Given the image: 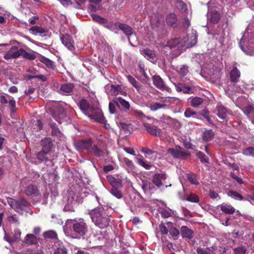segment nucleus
Masks as SVG:
<instances>
[{
  "instance_id": "f257e3e1",
  "label": "nucleus",
  "mask_w": 254,
  "mask_h": 254,
  "mask_svg": "<svg viewBox=\"0 0 254 254\" xmlns=\"http://www.w3.org/2000/svg\"><path fill=\"white\" fill-rule=\"evenodd\" d=\"M78 106L85 115L98 122L104 124L105 128L110 129V125L106 123L105 119L99 107L98 102L95 97L92 98V101H87L84 99L81 100Z\"/></svg>"
},
{
  "instance_id": "f03ea898",
  "label": "nucleus",
  "mask_w": 254,
  "mask_h": 254,
  "mask_svg": "<svg viewBox=\"0 0 254 254\" xmlns=\"http://www.w3.org/2000/svg\"><path fill=\"white\" fill-rule=\"evenodd\" d=\"M64 230L66 235H72L80 238L87 232L88 227L84 220L80 218L67 221Z\"/></svg>"
},
{
  "instance_id": "7ed1b4c3",
  "label": "nucleus",
  "mask_w": 254,
  "mask_h": 254,
  "mask_svg": "<svg viewBox=\"0 0 254 254\" xmlns=\"http://www.w3.org/2000/svg\"><path fill=\"white\" fill-rule=\"evenodd\" d=\"M197 42V37L195 34H192L189 37L176 38L171 39L168 42V45L164 47V49L169 48L170 49H174V51L179 54L187 48L193 46Z\"/></svg>"
},
{
  "instance_id": "20e7f679",
  "label": "nucleus",
  "mask_w": 254,
  "mask_h": 254,
  "mask_svg": "<svg viewBox=\"0 0 254 254\" xmlns=\"http://www.w3.org/2000/svg\"><path fill=\"white\" fill-rule=\"evenodd\" d=\"M242 50L247 55H254V27L249 25L246 29L240 42Z\"/></svg>"
},
{
  "instance_id": "39448f33",
  "label": "nucleus",
  "mask_w": 254,
  "mask_h": 254,
  "mask_svg": "<svg viewBox=\"0 0 254 254\" xmlns=\"http://www.w3.org/2000/svg\"><path fill=\"white\" fill-rule=\"evenodd\" d=\"M88 214L93 222L99 228L103 229L109 225L110 219L103 208L100 207L90 210Z\"/></svg>"
},
{
  "instance_id": "423d86ee",
  "label": "nucleus",
  "mask_w": 254,
  "mask_h": 254,
  "mask_svg": "<svg viewBox=\"0 0 254 254\" xmlns=\"http://www.w3.org/2000/svg\"><path fill=\"white\" fill-rule=\"evenodd\" d=\"M7 201L10 207L18 213H22L28 211L29 203L24 199L15 200L8 197Z\"/></svg>"
},
{
  "instance_id": "0eeeda50",
  "label": "nucleus",
  "mask_w": 254,
  "mask_h": 254,
  "mask_svg": "<svg viewBox=\"0 0 254 254\" xmlns=\"http://www.w3.org/2000/svg\"><path fill=\"white\" fill-rule=\"evenodd\" d=\"M42 150L37 154V158L41 161H47L51 156V141L50 139L46 138L42 141Z\"/></svg>"
},
{
  "instance_id": "6e6552de",
  "label": "nucleus",
  "mask_w": 254,
  "mask_h": 254,
  "mask_svg": "<svg viewBox=\"0 0 254 254\" xmlns=\"http://www.w3.org/2000/svg\"><path fill=\"white\" fill-rule=\"evenodd\" d=\"M88 153L97 157H103L106 156L108 153L106 150L101 146L100 144H94L90 146Z\"/></svg>"
},
{
  "instance_id": "1a4fd4ad",
  "label": "nucleus",
  "mask_w": 254,
  "mask_h": 254,
  "mask_svg": "<svg viewBox=\"0 0 254 254\" xmlns=\"http://www.w3.org/2000/svg\"><path fill=\"white\" fill-rule=\"evenodd\" d=\"M63 44L72 53H75L74 42L68 34H63L60 36Z\"/></svg>"
},
{
  "instance_id": "9d476101",
  "label": "nucleus",
  "mask_w": 254,
  "mask_h": 254,
  "mask_svg": "<svg viewBox=\"0 0 254 254\" xmlns=\"http://www.w3.org/2000/svg\"><path fill=\"white\" fill-rule=\"evenodd\" d=\"M168 153L171 154L174 158H180L189 156V153L181 148L179 146H176L175 148H169L167 151Z\"/></svg>"
},
{
  "instance_id": "9b49d317",
  "label": "nucleus",
  "mask_w": 254,
  "mask_h": 254,
  "mask_svg": "<svg viewBox=\"0 0 254 254\" xmlns=\"http://www.w3.org/2000/svg\"><path fill=\"white\" fill-rule=\"evenodd\" d=\"M92 140L90 138L85 140H81L75 142L74 146L79 151L85 149L88 152V150L92 145Z\"/></svg>"
},
{
  "instance_id": "f8f14e48",
  "label": "nucleus",
  "mask_w": 254,
  "mask_h": 254,
  "mask_svg": "<svg viewBox=\"0 0 254 254\" xmlns=\"http://www.w3.org/2000/svg\"><path fill=\"white\" fill-rule=\"evenodd\" d=\"M167 176L164 173H156L152 178L154 184L158 188L163 186L164 181L167 179Z\"/></svg>"
},
{
  "instance_id": "ddd939ff",
  "label": "nucleus",
  "mask_w": 254,
  "mask_h": 254,
  "mask_svg": "<svg viewBox=\"0 0 254 254\" xmlns=\"http://www.w3.org/2000/svg\"><path fill=\"white\" fill-rule=\"evenodd\" d=\"M114 102L117 104V106L123 112H127L130 108V105L128 102L126 101L121 97L114 98Z\"/></svg>"
},
{
  "instance_id": "4468645a",
  "label": "nucleus",
  "mask_w": 254,
  "mask_h": 254,
  "mask_svg": "<svg viewBox=\"0 0 254 254\" xmlns=\"http://www.w3.org/2000/svg\"><path fill=\"white\" fill-rule=\"evenodd\" d=\"M20 56V49L16 46L11 47L10 50L4 55V59L9 60L12 59H16Z\"/></svg>"
},
{
  "instance_id": "2eb2a0df",
  "label": "nucleus",
  "mask_w": 254,
  "mask_h": 254,
  "mask_svg": "<svg viewBox=\"0 0 254 254\" xmlns=\"http://www.w3.org/2000/svg\"><path fill=\"white\" fill-rule=\"evenodd\" d=\"M153 81L154 85L157 88L162 90H166L169 92H171V89L165 85L163 80L159 76H154L153 77Z\"/></svg>"
},
{
  "instance_id": "dca6fc26",
  "label": "nucleus",
  "mask_w": 254,
  "mask_h": 254,
  "mask_svg": "<svg viewBox=\"0 0 254 254\" xmlns=\"http://www.w3.org/2000/svg\"><path fill=\"white\" fill-rule=\"evenodd\" d=\"M77 196H75V194L74 193L73 191H69L67 193V201L68 202V204L64 206V210L65 211H74V209L72 207H70L69 203L71 204H74L76 201Z\"/></svg>"
},
{
  "instance_id": "f3484780",
  "label": "nucleus",
  "mask_w": 254,
  "mask_h": 254,
  "mask_svg": "<svg viewBox=\"0 0 254 254\" xmlns=\"http://www.w3.org/2000/svg\"><path fill=\"white\" fill-rule=\"evenodd\" d=\"M29 30L32 34L36 35H39L42 37L46 36L48 32V30L47 28L38 26L31 27Z\"/></svg>"
},
{
  "instance_id": "a211bd4d",
  "label": "nucleus",
  "mask_w": 254,
  "mask_h": 254,
  "mask_svg": "<svg viewBox=\"0 0 254 254\" xmlns=\"http://www.w3.org/2000/svg\"><path fill=\"white\" fill-rule=\"evenodd\" d=\"M141 54L147 60L152 63H156L157 59L154 52L150 49L145 48L142 51Z\"/></svg>"
},
{
  "instance_id": "6ab92c4d",
  "label": "nucleus",
  "mask_w": 254,
  "mask_h": 254,
  "mask_svg": "<svg viewBox=\"0 0 254 254\" xmlns=\"http://www.w3.org/2000/svg\"><path fill=\"white\" fill-rule=\"evenodd\" d=\"M215 112L218 117L221 119H225L226 116L229 114V112L226 108L222 105H218Z\"/></svg>"
},
{
  "instance_id": "aec40b11",
  "label": "nucleus",
  "mask_w": 254,
  "mask_h": 254,
  "mask_svg": "<svg viewBox=\"0 0 254 254\" xmlns=\"http://www.w3.org/2000/svg\"><path fill=\"white\" fill-rule=\"evenodd\" d=\"M116 26L122 30L127 36H131L133 34L132 28L126 24L117 23H116Z\"/></svg>"
},
{
  "instance_id": "412c9836",
  "label": "nucleus",
  "mask_w": 254,
  "mask_h": 254,
  "mask_svg": "<svg viewBox=\"0 0 254 254\" xmlns=\"http://www.w3.org/2000/svg\"><path fill=\"white\" fill-rule=\"evenodd\" d=\"M221 210L225 214H232L235 211V209L231 205L223 203L218 206Z\"/></svg>"
},
{
  "instance_id": "4be33fe9",
  "label": "nucleus",
  "mask_w": 254,
  "mask_h": 254,
  "mask_svg": "<svg viewBox=\"0 0 254 254\" xmlns=\"http://www.w3.org/2000/svg\"><path fill=\"white\" fill-rule=\"evenodd\" d=\"M74 87V85L72 83H64L61 85L60 90L63 94L67 95L72 91Z\"/></svg>"
},
{
  "instance_id": "5701e85b",
  "label": "nucleus",
  "mask_w": 254,
  "mask_h": 254,
  "mask_svg": "<svg viewBox=\"0 0 254 254\" xmlns=\"http://www.w3.org/2000/svg\"><path fill=\"white\" fill-rule=\"evenodd\" d=\"M147 131L153 135L161 136L162 134L161 130L155 126H148L144 125Z\"/></svg>"
},
{
  "instance_id": "b1692460",
  "label": "nucleus",
  "mask_w": 254,
  "mask_h": 254,
  "mask_svg": "<svg viewBox=\"0 0 254 254\" xmlns=\"http://www.w3.org/2000/svg\"><path fill=\"white\" fill-rule=\"evenodd\" d=\"M127 78L129 83L137 90L139 93L144 92V89L142 88L141 85L137 82V81L130 75L127 76Z\"/></svg>"
},
{
  "instance_id": "393cba45",
  "label": "nucleus",
  "mask_w": 254,
  "mask_h": 254,
  "mask_svg": "<svg viewBox=\"0 0 254 254\" xmlns=\"http://www.w3.org/2000/svg\"><path fill=\"white\" fill-rule=\"evenodd\" d=\"M20 236L21 231L20 230L16 229L14 230V236L13 237H10L8 235L5 234L4 237V239L9 243H12L18 240L20 238Z\"/></svg>"
},
{
  "instance_id": "a878e982",
  "label": "nucleus",
  "mask_w": 254,
  "mask_h": 254,
  "mask_svg": "<svg viewBox=\"0 0 254 254\" xmlns=\"http://www.w3.org/2000/svg\"><path fill=\"white\" fill-rule=\"evenodd\" d=\"M54 254H66V250L61 242L55 243Z\"/></svg>"
},
{
  "instance_id": "bb28decb",
  "label": "nucleus",
  "mask_w": 254,
  "mask_h": 254,
  "mask_svg": "<svg viewBox=\"0 0 254 254\" xmlns=\"http://www.w3.org/2000/svg\"><path fill=\"white\" fill-rule=\"evenodd\" d=\"M181 235L183 238L189 239L193 237V232L186 226H182L181 229Z\"/></svg>"
},
{
  "instance_id": "cd10ccee",
  "label": "nucleus",
  "mask_w": 254,
  "mask_h": 254,
  "mask_svg": "<svg viewBox=\"0 0 254 254\" xmlns=\"http://www.w3.org/2000/svg\"><path fill=\"white\" fill-rule=\"evenodd\" d=\"M59 112L58 114H57L56 112H55L53 113V116L56 121L61 123V120L64 119L65 117V111L64 108H60Z\"/></svg>"
},
{
  "instance_id": "c85d7f7f",
  "label": "nucleus",
  "mask_w": 254,
  "mask_h": 254,
  "mask_svg": "<svg viewBox=\"0 0 254 254\" xmlns=\"http://www.w3.org/2000/svg\"><path fill=\"white\" fill-rule=\"evenodd\" d=\"M25 193L27 195H36L38 193V191L35 186L31 185L26 188Z\"/></svg>"
},
{
  "instance_id": "c756f323",
  "label": "nucleus",
  "mask_w": 254,
  "mask_h": 254,
  "mask_svg": "<svg viewBox=\"0 0 254 254\" xmlns=\"http://www.w3.org/2000/svg\"><path fill=\"white\" fill-rule=\"evenodd\" d=\"M20 56L25 59L30 60H34L36 58L34 54L31 53L27 52L23 49H20Z\"/></svg>"
},
{
  "instance_id": "7c9ffc66",
  "label": "nucleus",
  "mask_w": 254,
  "mask_h": 254,
  "mask_svg": "<svg viewBox=\"0 0 254 254\" xmlns=\"http://www.w3.org/2000/svg\"><path fill=\"white\" fill-rule=\"evenodd\" d=\"M214 133L212 130H206L204 131L202 135V138L206 141H210L214 136Z\"/></svg>"
},
{
  "instance_id": "2f4dec72",
  "label": "nucleus",
  "mask_w": 254,
  "mask_h": 254,
  "mask_svg": "<svg viewBox=\"0 0 254 254\" xmlns=\"http://www.w3.org/2000/svg\"><path fill=\"white\" fill-rule=\"evenodd\" d=\"M25 242L28 245L35 244L37 243V238L33 234H27L25 237Z\"/></svg>"
},
{
  "instance_id": "473e14b6",
  "label": "nucleus",
  "mask_w": 254,
  "mask_h": 254,
  "mask_svg": "<svg viewBox=\"0 0 254 254\" xmlns=\"http://www.w3.org/2000/svg\"><path fill=\"white\" fill-rule=\"evenodd\" d=\"M167 106V104L161 103L160 102L153 103L150 104V108L152 111H156L157 110L164 108Z\"/></svg>"
},
{
  "instance_id": "72a5a7b5",
  "label": "nucleus",
  "mask_w": 254,
  "mask_h": 254,
  "mask_svg": "<svg viewBox=\"0 0 254 254\" xmlns=\"http://www.w3.org/2000/svg\"><path fill=\"white\" fill-rule=\"evenodd\" d=\"M203 99L199 97H194L190 99V105L193 107H197L203 103Z\"/></svg>"
},
{
  "instance_id": "f704fd0d",
  "label": "nucleus",
  "mask_w": 254,
  "mask_h": 254,
  "mask_svg": "<svg viewBox=\"0 0 254 254\" xmlns=\"http://www.w3.org/2000/svg\"><path fill=\"white\" fill-rule=\"evenodd\" d=\"M240 76V72L237 68H235L231 71L230 77L232 81L236 82L237 79L239 78Z\"/></svg>"
},
{
  "instance_id": "c9c22d12",
  "label": "nucleus",
  "mask_w": 254,
  "mask_h": 254,
  "mask_svg": "<svg viewBox=\"0 0 254 254\" xmlns=\"http://www.w3.org/2000/svg\"><path fill=\"white\" fill-rule=\"evenodd\" d=\"M39 60L40 62L45 64L49 68H53L54 66L53 62L44 56H41L39 58Z\"/></svg>"
},
{
  "instance_id": "e433bc0d",
  "label": "nucleus",
  "mask_w": 254,
  "mask_h": 254,
  "mask_svg": "<svg viewBox=\"0 0 254 254\" xmlns=\"http://www.w3.org/2000/svg\"><path fill=\"white\" fill-rule=\"evenodd\" d=\"M123 161L125 164V167L126 168L128 172H130L134 168V165L133 164V162L129 160L127 158H124L123 159Z\"/></svg>"
},
{
  "instance_id": "4c0bfd02",
  "label": "nucleus",
  "mask_w": 254,
  "mask_h": 254,
  "mask_svg": "<svg viewBox=\"0 0 254 254\" xmlns=\"http://www.w3.org/2000/svg\"><path fill=\"white\" fill-rule=\"evenodd\" d=\"M176 21V15L174 13H170L167 15L166 21L168 24L173 25L175 24Z\"/></svg>"
},
{
  "instance_id": "58836bf2",
  "label": "nucleus",
  "mask_w": 254,
  "mask_h": 254,
  "mask_svg": "<svg viewBox=\"0 0 254 254\" xmlns=\"http://www.w3.org/2000/svg\"><path fill=\"white\" fill-rule=\"evenodd\" d=\"M227 194L229 196L231 197L232 198H233L235 199H239L240 200H243V197L239 194L238 192L234 191H229L228 192Z\"/></svg>"
},
{
  "instance_id": "ea45409f",
  "label": "nucleus",
  "mask_w": 254,
  "mask_h": 254,
  "mask_svg": "<svg viewBox=\"0 0 254 254\" xmlns=\"http://www.w3.org/2000/svg\"><path fill=\"white\" fill-rule=\"evenodd\" d=\"M186 200L191 202L197 203L199 201L198 196L194 193H190L186 199Z\"/></svg>"
},
{
  "instance_id": "a19ab883",
  "label": "nucleus",
  "mask_w": 254,
  "mask_h": 254,
  "mask_svg": "<svg viewBox=\"0 0 254 254\" xmlns=\"http://www.w3.org/2000/svg\"><path fill=\"white\" fill-rule=\"evenodd\" d=\"M110 192L113 196L118 199L121 198L123 197V194L121 190L116 188H113Z\"/></svg>"
},
{
  "instance_id": "79ce46f5",
  "label": "nucleus",
  "mask_w": 254,
  "mask_h": 254,
  "mask_svg": "<svg viewBox=\"0 0 254 254\" xmlns=\"http://www.w3.org/2000/svg\"><path fill=\"white\" fill-rule=\"evenodd\" d=\"M188 179L190 183L193 185H198L199 184L198 181L197 180L195 175L193 173L188 174Z\"/></svg>"
},
{
  "instance_id": "37998d69",
  "label": "nucleus",
  "mask_w": 254,
  "mask_h": 254,
  "mask_svg": "<svg viewBox=\"0 0 254 254\" xmlns=\"http://www.w3.org/2000/svg\"><path fill=\"white\" fill-rule=\"evenodd\" d=\"M243 153L246 156L254 157V148L250 147L245 149Z\"/></svg>"
},
{
  "instance_id": "c03bdc74",
  "label": "nucleus",
  "mask_w": 254,
  "mask_h": 254,
  "mask_svg": "<svg viewBox=\"0 0 254 254\" xmlns=\"http://www.w3.org/2000/svg\"><path fill=\"white\" fill-rule=\"evenodd\" d=\"M137 163L147 170L150 169L151 167L150 164L145 162L142 158H137Z\"/></svg>"
},
{
  "instance_id": "a18cd8bd",
  "label": "nucleus",
  "mask_w": 254,
  "mask_h": 254,
  "mask_svg": "<svg viewBox=\"0 0 254 254\" xmlns=\"http://www.w3.org/2000/svg\"><path fill=\"white\" fill-rule=\"evenodd\" d=\"M121 88L120 85H113L111 86L110 92L112 95L116 96L119 93V90Z\"/></svg>"
},
{
  "instance_id": "49530a36",
  "label": "nucleus",
  "mask_w": 254,
  "mask_h": 254,
  "mask_svg": "<svg viewBox=\"0 0 254 254\" xmlns=\"http://www.w3.org/2000/svg\"><path fill=\"white\" fill-rule=\"evenodd\" d=\"M196 114V113L195 112L193 111L190 108H188L185 111L184 113V115L185 117L188 118L190 117H194Z\"/></svg>"
},
{
  "instance_id": "de8ad7c7",
  "label": "nucleus",
  "mask_w": 254,
  "mask_h": 254,
  "mask_svg": "<svg viewBox=\"0 0 254 254\" xmlns=\"http://www.w3.org/2000/svg\"><path fill=\"white\" fill-rule=\"evenodd\" d=\"M93 21L98 22L100 23H104L106 22V19L101 17L98 15L96 14H92L91 15Z\"/></svg>"
},
{
  "instance_id": "09e8293b",
  "label": "nucleus",
  "mask_w": 254,
  "mask_h": 254,
  "mask_svg": "<svg viewBox=\"0 0 254 254\" xmlns=\"http://www.w3.org/2000/svg\"><path fill=\"white\" fill-rule=\"evenodd\" d=\"M43 235L45 238H55L57 234L55 231L50 230L44 232Z\"/></svg>"
},
{
  "instance_id": "8fccbe9b",
  "label": "nucleus",
  "mask_w": 254,
  "mask_h": 254,
  "mask_svg": "<svg viewBox=\"0 0 254 254\" xmlns=\"http://www.w3.org/2000/svg\"><path fill=\"white\" fill-rule=\"evenodd\" d=\"M116 106H117V104L114 102V100L113 102H110L109 104V112L111 114H114L116 112Z\"/></svg>"
},
{
  "instance_id": "3c124183",
  "label": "nucleus",
  "mask_w": 254,
  "mask_h": 254,
  "mask_svg": "<svg viewBox=\"0 0 254 254\" xmlns=\"http://www.w3.org/2000/svg\"><path fill=\"white\" fill-rule=\"evenodd\" d=\"M151 24L152 28L156 30L157 29V28L161 25L162 24V21H161L160 19L155 21L153 19L151 20Z\"/></svg>"
},
{
  "instance_id": "603ef678",
  "label": "nucleus",
  "mask_w": 254,
  "mask_h": 254,
  "mask_svg": "<svg viewBox=\"0 0 254 254\" xmlns=\"http://www.w3.org/2000/svg\"><path fill=\"white\" fill-rule=\"evenodd\" d=\"M162 217L164 218H168L171 216L170 213L164 208H160L159 210Z\"/></svg>"
},
{
  "instance_id": "864d4df0",
  "label": "nucleus",
  "mask_w": 254,
  "mask_h": 254,
  "mask_svg": "<svg viewBox=\"0 0 254 254\" xmlns=\"http://www.w3.org/2000/svg\"><path fill=\"white\" fill-rule=\"evenodd\" d=\"M210 14H208V18H210V20L213 23H217L218 22L219 20V16L217 13H214L213 15H211L210 17Z\"/></svg>"
},
{
  "instance_id": "5fc2aeb1",
  "label": "nucleus",
  "mask_w": 254,
  "mask_h": 254,
  "mask_svg": "<svg viewBox=\"0 0 254 254\" xmlns=\"http://www.w3.org/2000/svg\"><path fill=\"white\" fill-rule=\"evenodd\" d=\"M9 97L11 98L8 102L11 108V112L14 113L16 110L15 101L13 99V98L10 97L9 96Z\"/></svg>"
},
{
  "instance_id": "6e6d98bb",
  "label": "nucleus",
  "mask_w": 254,
  "mask_h": 254,
  "mask_svg": "<svg viewBox=\"0 0 254 254\" xmlns=\"http://www.w3.org/2000/svg\"><path fill=\"white\" fill-rule=\"evenodd\" d=\"M179 72L182 76H185L188 72V67L185 65H182L180 67Z\"/></svg>"
},
{
  "instance_id": "4d7b16f0",
  "label": "nucleus",
  "mask_w": 254,
  "mask_h": 254,
  "mask_svg": "<svg viewBox=\"0 0 254 254\" xmlns=\"http://www.w3.org/2000/svg\"><path fill=\"white\" fill-rule=\"evenodd\" d=\"M197 156L200 159L201 162L204 163L208 162V158L203 153L198 152L197 153Z\"/></svg>"
},
{
  "instance_id": "13d9d810",
  "label": "nucleus",
  "mask_w": 254,
  "mask_h": 254,
  "mask_svg": "<svg viewBox=\"0 0 254 254\" xmlns=\"http://www.w3.org/2000/svg\"><path fill=\"white\" fill-rule=\"evenodd\" d=\"M182 87H177L178 90L179 91H183L184 93H189L191 92V89L189 86H182L181 85Z\"/></svg>"
},
{
  "instance_id": "bf43d9fd",
  "label": "nucleus",
  "mask_w": 254,
  "mask_h": 254,
  "mask_svg": "<svg viewBox=\"0 0 254 254\" xmlns=\"http://www.w3.org/2000/svg\"><path fill=\"white\" fill-rule=\"evenodd\" d=\"M107 180L113 186H115L116 184L117 181L115 178L111 175L107 176Z\"/></svg>"
},
{
  "instance_id": "052dcab7",
  "label": "nucleus",
  "mask_w": 254,
  "mask_h": 254,
  "mask_svg": "<svg viewBox=\"0 0 254 254\" xmlns=\"http://www.w3.org/2000/svg\"><path fill=\"white\" fill-rule=\"evenodd\" d=\"M159 229L161 234H167L168 232V229H167L166 226L163 224H161L159 225Z\"/></svg>"
},
{
  "instance_id": "680f3d73",
  "label": "nucleus",
  "mask_w": 254,
  "mask_h": 254,
  "mask_svg": "<svg viewBox=\"0 0 254 254\" xmlns=\"http://www.w3.org/2000/svg\"><path fill=\"white\" fill-rule=\"evenodd\" d=\"M235 252L236 254H245L246 249L244 247H241L235 249Z\"/></svg>"
},
{
  "instance_id": "e2e57ef3",
  "label": "nucleus",
  "mask_w": 254,
  "mask_h": 254,
  "mask_svg": "<svg viewBox=\"0 0 254 254\" xmlns=\"http://www.w3.org/2000/svg\"><path fill=\"white\" fill-rule=\"evenodd\" d=\"M170 234L174 237V239H176L179 235V232L176 229L173 228L170 230Z\"/></svg>"
},
{
  "instance_id": "0e129e2a",
  "label": "nucleus",
  "mask_w": 254,
  "mask_h": 254,
  "mask_svg": "<svg viewBox=\"0 0 254 254\" xmlns=\"http://www.w3.org/2000/svg\"><path fill=\"white\" fill-rule=\"evenodd\" d=\"M231 176L239 184H243V181L242 178L238 177L234 173H231Z\"/></svg>"
},
{
  "instance_id": "69168bd1",
  "label": "nucleus",
  "mask_w": 254,
  "mask_h": 254,
  "mask_svg": "<svg viewBox=\"0 0 254 254\" xmlns=\"http://www.w3.org/2000/svg\"><path fill=\"white\" fill-rule=\"evenodd\" d=\"M174 99L171 97H165L164 98H162V102L161 103H166L167 104V106H168V103L172 102Z\"/></svg>"
},
{
  "instance_id": "338daca9",
  "label": "nucleus",
  "mask_w": 254,
  "mask_h": 254,
  "mask_svg": "<svg viewBox=\"0 0 254 254\" xmlns=\"http://www.w3.org/2000/svg\"><path fill=\"white\" fill-rule=\"evenodd\" d=\"M120 127L125 130H129L130 128L129 125H127L125 123H120Z\"/></svg>"
},
{
  "instance_id": "774afa93",
  "label": "nucleus",
  "mask_w": 254,
  "mask_h": 254,
  "mask_svg": "<svg viewBox=\"0 0 254 254\" xmlns=\"http://www.w3.org/2000/svg\"><path fill=\"white\" fill-rule=\"evenodd\" d=\"M124 150L126 152H127L128 154H130L131 155H135V152L134 150L131 148H128L126 147L124 148Z\"/></svg>"
}]
</instances>
